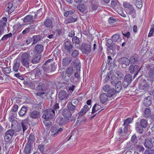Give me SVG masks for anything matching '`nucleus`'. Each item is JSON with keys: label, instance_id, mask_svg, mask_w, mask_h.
Returning a JSON list of instances; mask_svg holds the SVG:
<instances>
[{"label": "nucleus", "instance_id": "obj_21", "mask_svg": "<svg viewBox=\"0 0 154 154\" xmlns=\"http://www.w3.org/2000/svg\"><path fill=\"white\" fill-rule=\"evenodd\" d=\"M2 20L0 21V29L2 30H4V28L6 26V22L7 19L6 17H3Z\"/></svg>", "mask_w": 154, "mask_h": 154}, {"label": "nucleus", "instance_id": "obj_48", "mask_svg": "<svg viewBox=\"0 0 154 154\" xmlns=\"http://www.w3.org/2000/svg\"><path fill=\"white\" fill-rule=\"evenodd\" d=\"M140 124L144 128H146L147 126V122L145 119H142L140 121Z\"/></svg>", "mask_w": 154, "mask_h": 154}, {"label": "nucleus", "instance_id": "obj_28", "mask_svg": "<svg viewBox=\"0 0 154 154\" xmlns=\"http://www.w3.org/2000/svg\"><path fill=\"white\" fill-rule=\"evenodd\" d=\"M118 78L115 75H113L111 77L110 79V81L112 85H115L118 82Z\"/></svg>", "mask_w": 154, "mask_h": 154}, {"label": "nucleus", "instance_id": "obj_15", "mask_svg": "<svg viewBox=\"0 0 154 154\" xmlns=\"http://www.w3.org/2000/svg\"><path fill=\"white\" fill-rule=\"evenodd\" d=\"M32 145L27 143L25 145L24 152L26 154H29L31 152L32 148Z\"/></svg>", "mask_w": 154, "mask_h": 154}, {"label": "nucleus", "instance_id": "obj_41", "mask_svg": "<svg viewBox=\"0 0 154 154\" xmlns=\"http://www.w3.org/2000/svg\"><path fill=\"white\" fill-rule=\"evenodd\" d=\"M116 92L114 88H111L110 90L107 92V96L109 97H111L115 95Z\"/></svg>", "mask_w": 154, "mask_h": 154}, {"label": "nucleus", "instance_id": "obj_24", "mask_svg": "<svg viewBox=\"0 0 154 154\" xmlns=\"http://www.w3.org/2000/svg\"><path fill=\"white\" fill-rule=\"evenodd\" d=\"M149 85L146 83H143L140 84L139 86V88L140 90L146 91L148 89Z\"/></svg>", "mask_w": 154, "mask_h": 154}, {"label": "nucleus", "instance_id": "obj_60", "mask_svg": "<svg viewBox=\"0 0 154 154\" xmlns=\"http://www.w3.org/2000/svg\"><path fill=\"white\" fill-rule=\"evenodd\" d=\"M137 150L140 152H143L144 150V148L143 146L141 145H137L136 147Z\"/></svg>", "mask_w": 154, "mask_h": 154}, {"label": "nucleus", "instance_id": "obj_52", "mask_svg": "<svg viewBox=\"0 0 154 154\" xmlns=\"http://www.w3.org/2000/svg\"><path fill=\"white\" fill-rule=\"evenodd\" d=\"M34 70L35 72V77H38L41 75V70L40 68H36Z\"/></svg>", "mask_w": 154, "mask_h": 154}, {"label": "nucleus", "instance_id": "obj_12", "mask_svg": "<svg viewBox=\"0 0 154 154\" xmlns=\"http://www.w3.org/2000/svg\"><path fill=\"white\" fill-rule=\"evenodd\" d=\"M108 97L106 94L105 93L102 94L100 95V101L103 104L106 103L108 101Z\"/></svg>", "mask_w": 154, "mask_h": 154}, {"label": "nucleus", "instance_id": "obj_63", "mask_svg": "<svg viewBox=\"0 0 154 154\" xmlns=\"http://www.w3.org/2000/svg\"><path fill=\"white\" fill-rule=\"evenodd\" d=\"M131 118L127 119L125 120L123 125L128 126V125L131 123Z\"/></svg>", "mask_w": 154, "mask_h": 154}, {"label": "nucleus", "instance_id": "obj_47", "mask_svg": "<svg viewBox=\"0 0 154 154\" xmlns=\"http://www.w3.org/2000/svg\"><path fill=\"white\" fill-rule=\"evenodd\" d=\"M123 6L126 8V9H130L133 6L131 4L127 2H125L123 3Z\"/></svg>", "mask_w": 154, "mask_h": 154}, {"label": "nucleus", "instance_id": "obj_42", "mask_svg": "<svg viewBox=\"0 0 154 154\" xmlns=\"http://www.w3.org/2000/svg\"><path fill=\"white\" fill-rule=\"evenodd\" d=\"M12 34L11 33H10L8 34L5 35L0 40V41H5L8 39V38L12 37Z\"/></svg>", "mask_w": 154, "mask_h": 154}, {"label": "nucleus", "instance_id": "obj_61", "mask_svg": "<svg viewBox=\"0 0 154 154\" xmlns=\"http://www.w3.org/2000/svg\"><path fill=\"white\" fill-rule=\"evenodd\" d=\"M45 93L44 92H38L36 93V95L40 97V98H42V99L44 98L46 96L45 94Z\"/></svg>", "mask_w": 154, "mask_h": 154}, {"label": "nucleus", "instance_id": "obj_54", "mask_svg": "<svg viewBox=\"0 0 154 154\" xmlns=\"http://www.w3.org/2000/svg\"><path fill=\"white\" fill-rule=\"evenodd\" d=\"M136 7L139 8H141L142 6V3L141 0H136Z\"/></svg>", "mask_w": 154, "mask_h": 154}, {"label": "nucleus", "instance_id": "obj_51", "mask_svg": "<svg viewBox=\"0 0 154 154\" xmlns=\"http://www.w3.org/2000/svg\"><path fill=\"white\" fill-rule=\"evenodd\" d=\"M112 39L114 42H117L120 38L119 35V34H115L112 36Z\"/></svg>", "mask_w": 154, "mask_h": 154}, {"label": "nucleus", "instance_id": "obj_2", "mask_svg": "<svg viewBox=\"0 0 154 154\" xmlns=\"http://www.w3.org/2000/svg\"><path fill=\"white\" fill-rule=\"evenodd\" d=\"M55 113L54 109H48L44 112L42 117L45 119L51 120L55 117Z\"/></svg>", "mask_w": 154, "mask_h": 154}, {"label": "nucleus", "instance_id": "obj_6", "mask_svg": "<svg viewBox=\"0 0 154 154\" xmlns=\"http://www.w3.org/2000/svg\"><path fill=\"white\" fill-rule=\"evenodd\" d=\"M111 5L112 7L115 9L116 12H119L122 8L121 5L117 0H111Z\"/></svg>", "mask_w": 154, "mask_h": 154}, {"label": "nucleus", "instance_id": "obj_38", "mask_svg": "<svg viewBox=\"0 0 154 154\" xmlns=\"http://www.w3.org/2000/svg\"><path fill=\"white\" fill-rule=\"evenodd\" d=\"M40 59V56H35L32 58L31 62L33 64L37 63L39 62Z\"/></svg>", "mask_w": 154, "mask_h": 154}, {"label": "nucleus", "instance_id": "obj_55", "mask_svg": "<svg viewBox=\"0 0 154 154\" xmlns=\"http://www.w3.org/2000/svg\"><path fill=\"white\" fill-rule=\"evenodd\" d=\"M63 128H58L57 131L54 133L51 134V136L52 137H55L57 136L58 134L61 133L63 131Z\"/></svg>", "mask_w": 154, "mask_h": 154}, {"label": "nucleus", "instance_id": "obj_50", "mask_svg": "<svg viewBox=\"0 0 154 154\" xmlns=\"http://www.w3.org/2000/svg\"><path fill=\"white\" fill-rule=\"evenodd\" d=\"M42 9L40 8L39 10H37V12L36 13L34 17L35 18H36L37 17H40L43 14V12L42 11Z\"/></svg>", "mask_w": 154, "mask_h": 154}, {"label": "nucleus", "instance_id": "obj_34", "mask_svg": "<svg viewBox=\"0 0 154 154\" xmlns=\"http://www.w3.org/2000/svg\"><path fill=\"white\" fill-rule=\"evenodd\" d=\"M101 108V106L98 104H95L93 106L91 112V114H93L98 110Z\"/></svg>", "mask_w": 154, "mask_h": 154}, {"label": "nucleus", "instance_id": "obj_30", "mask_svg": "<svg viewBox=\"0 0 154 154\" xmlns=\"http://www.w3.org/2000/svg\"><path fill=\"white\" fill-rule=\"evenodd\" d=\"M143 128L140 124L139 122L136 123V128L137 131L140 133H142L143 131Z\"/></svg>", "mask_w": 154, "mask_h": 154}, {"label": "nucleus", "instance_id": "obj_53", "mask_svg": "<svg viewBox=\"0 0 154 154\" xmlns=\"http://www.w3.org/2000/svg\"><path fill=\"white\" fill-rule=\"evenodd\" d=\"M45 120L43 122L44 124L46 126L50 127L52 124V122L50 121L51 120L47 119Z\"/></svg>", "mask_w": 154, "mask_h": 154}, {"label": "nucleus", "instance_id": "obj_36", "mask_svg": "<svg viewBox=\"0 0 154 154\" xmlns=\"http://www.w3.org/2000/svg\"><path fill=\"white\" fill-rule=\"evenodd\" d=\"M150 109L148 108H146L144 110L143 114V116L145 118H147L150 116Z\"/></svg>", "mask_w": 154, "mask_h": 154}, {"label": "nucleus", "instance_id": "obj_17", "mask_svg": "<svg viewBox=\"0 0 154 154\" xmlns=\"http://www.w3.org/2000/svg\"><path fill=\"white\" fill-rule=\"evenodd\" d=\"M45 26L48 28H52V22L50 19H46L43 22Z\"/></svg>", "mask_w": 154, "mask_h": 154}, {"label": "nucleus", "instance_id": "obj_9", "mask_svg": "<svg viewBox=\"0 0 154 154\" xmlns=\"http://www.w3.org/2000/svg\"><path fill=\"white\" fill-rule=\"evenodd\" d=\"M58 97L60 100H67L68 98V95L66 91L64 90L61 91L59 93Z\"/></svg>", "mask_w": 154, "mask_h": 154}, {"label": "nucleus", "instance_id": "obj_40", "mask_svg": "<svg viewBox=\"0 0 154 154\" xmlns=\"http://www.w3.org/2000/svg\"><path fill=\"white\" fill-rule=\"evenodd\" d=\"M33 21V16L29 15L26 16L23 20L24 22H27Z\"/></svg>", "mask_w": 154, "mask_h": 154}, {"label": "nucleus", "instance_id": "obj_58", "mask_svg": "<svg viewBox=\"0 0 154 154\" xmlns=\"http://www.w3.org/2000/svg\"><path fill=\"white\" fill-rule=\"evenodd\" d=\"M131 141L134 144H135L137 142V139L135 134L133 135L131 137Z\"/></svg>", "mask_w": 154, "mask_h": 154}, {"label": "nucleus", "instance_id": "obj_33", "mask_svg": "<svg viewBox=\"0 0 154 154\" xmlns=\"http://www.w3.org/2000/svg\"><path fill=\"white\" fill-rule=\"evenodd\" d=\"M28 138V140L27 143L32 145L33 142L35 140V137L34 135L31 134Z\"/></svg>", "mask_w": 154, "mask_h": 154}, {"label": "nucleus", "instance_id": "obj_14", "mask_svg": "<svg viewBox=\"0 0 154 154\" xmlns=\"http://www.w3.org/2000/svg\"><path fill=\"white\" fill-rule=\"evenodd\" d=\"M40 112L36 111H31L29 114L30 117L34 119L38 118L40 117Z\"/></svg>", "mask_w": 154, "mask_h": 154}, {"label": "nucleus", "instance_id": "obj_1", "mask_svg": "<svg viewBox=\"0 0 154 154\" xmlns=\"http://www.w3.org/2000/svg\"><path fill=\"white\" fill-rule=\"evenodd\" d=\"M33 53L34 51H29V54L27 53H24L22 55L20 60L21 62L23 65L26 68H28L29 66V61L30 57V54H32Z\"/></svg>", "mask_w": 154, "mask_h": 154}, {"label": "nucleus", "instance_id": "obj_64", "mask_svg": "<svg viewBox=\"0 0 154 154\" xmlns=\"http://www.w3.org/2000/svg\"><path fill=\"white\" fill-rule=\"evenodd\" d=\"M144 154H154V150H146Z\"/></svg>", "mask_w": 154, "mask_h": 154}, {"label": "nucleus", "instance_id": "obj_56", "mask_svg": "<svg viewBox=\"0 0 154 154\" xmlns=\"http://www.w3.org/2000/svg\"><path fill=\"white\" fill-rule=\"evenodd\" d=\"M13 129H14V131L15 132H18L21 129V127L20 125L17 124V125L14 126Z\"/></svg>", "mask_w": 154, "mask_h": 154}, {"label": "nucleus", "instance_id": "obj_20", "mask_svg": "<svg viewBox=\"0 0 154 154\" xmlns=\"http://www.w3.org/2000/svg\"><path fill=\"white\" fill-rule=\"evenodd\" d=\"M14 9V8L13 7V4L10 3L8 4L5 10L8 12V14H10L13 12Z\"/></svg>", "mask_w": 154, "mask_h": 154}, {"label": "nucleus", "instance_id": "obj_25", "mask_svg": "<svg viewBox=\"0 0 154 154\" xmlns=\"http://www.w3.org/2000/svg\"><path fill=\"white\" fill-rule=\"evenodd\" d=\"M72 41L73 44H75V47H78V45H79L81 40L77 36H74L72 38Z\"/></svg>", "mask_w": 154, "mask_h": 154}, {"label": "nucleus", "instance_id": "obj_10", "mask_svg": "<svg viewBox=\"0 0 154 154\" xmlns=\"http://www.w3.org/2000/svg\"><path fill=\"white\" fill-rule=\"evenodd\" d=\"M64 48L67 52L70 53L71 49L73 48V45L71 44V42L69 41H66L64 42Z\"/></svg>", "mask_w": 154, "mask_h": 154}, {"label": "nucleus", "instance_id": "obj_31", "mask_svg": "<svg viewBox=\"0 0 154 154\" xmlns=\"http://www.w3.org/2000/svg\"><path fill=\"white\" fill-rule=\"evenodd\" d=\"M122 83L121 82L119 81L117 84H116L115 86L116 91L118 93L119 91L121 90L122 88Z\"/></svg>", "mask_w": 154, "mask_h": 154}, {"label": "nucleus", "instance_id": "obj_26", "mask_svg": "<svg viewBox=\"0 0 154 154\" xmlns=\"http://www.w3.org/2000/svg\"><path fill=\"white\" fill-rule=\"evenodd\" d=\"M143 103L146 106H148L152 103V101L151 98L149 97H148L144 99Z\"/></svg>", "mask_w": 154, "mask_h": 154}, {"label": "nucleus", "instance_id": "obj_45", "mask_svg": "<svg viewBox=\"0 0 154 154\" xmlns=\"http://www.w3.org/2000/svg\"><path fill=\"white\" fill-rule=\"evenodd\" d=\"M42 69L43 70L46 72L48 73L51 72V68L49 65H47L46 64H44L42 66Z\"/></svg>", "mask_w": 154, "mask_h": 154}, {"label": "nucleus", "instance_id": "obj_59", "mask_svg": "<svg viewBox=\"0 0 154 154\" xmlns=\"http://www.w3.org/2000/svg\"><path fill=\"white\" fill-rule=\"evenodd\" d=\"M79 54V51L76 50H75L72 52L71 56L73 57H75L78 56Z\"/></svg>", "mask_w": 154, "mask_h": 154}, {"label": "nucleus", "instance_id": "obj_57", "mask_svg": "<svg viewBox=\"0 0 154 154\" xmlns=\"http://www.w3.org/2000/svg\"><path fill=\"white\" fill-rule=\"evenodd\" d=\"M116 77L118 78V79H122L123 76V74L119 71H117L116 72Z\"/></svg>", "mask_w": 154, "mask_h": 154}, {"label": "nucleus", "instance_id": "obj_39", "mask_svg": "<svg viewBox=\"0 0 154 154\" xmlns=\"http://www.w3.org/2000/svg\"><path fill=\"white\" fill-rule=\"evenodd\" d=\"M125 81L127 82L128 84L130 83L132 80L131 75L130 74L126 75L124 79Z\"/></svg>", "mask_w": 154, "mask_h": 154}, {"label": "nucleus", "instance_id": "obj_46", "mask_svg": "<svg viewBox=\"0 0 154 154\" xmlns=\"http://www.w3.org/2000/svg\"><path fill=\"white\" fill-rule=\"evenodd\" d=\"M77 8L80 12H84L86 9L85 6L83 4L78 5L77 6Z\"/></svg>", "mask_w": 154, "mask_h": 154}, {"label": "nucleus", "instance_id": "obj_44", "mask_svg": "<svg viewBox=\"0 0 154 154\" xmlns=\"http://www.w3.org/2000/svg\"><path fill=\"white\" fill-rule=\"evenodd\" d=\"M149 76L150 81H154V70H150L149 72Z\"/></svg>", "mask_w": 154, "mask_h": 154}, {"label": "nucleus", "instance_id": "obj_5", "mask_svg": "<svg viewBox=\"0 0 154 154\" xmlns=\"http://www.w3.org/2000/svg\"><path fill=\"white\" fill-rule=\"evenodd\" d=\"M141 68V67H140L137 65H131L129 67V70L131 73L134 74V78L137 75Z\"/></svg>", "mask_w": 154, "mask_h": 154}, {"label": "nucleus", "instance_id": "obj_32", "mask_svg": "<svg viewBox=\"0 0 154 154\" xmlns=\"http://www.w3.org/2000/svg\"><path fill=\"white\" fill-rule=\"evenodd\" d=\"M73 73V69L71 67H69L66 71V75L69 77H71Z\"/></svg>", "mask_w": 154, "mask_h": 154}, {"label": "nucleus", "instance_id": "obj_43", "mask_svg": "<svg viewBox=\"0 0 154 154\" xmlns=\"http://www.w3.org/2000/svg\"><path fill=\"white\" fill-rule=\"evenodd\" d=\"M130 63L133 64H137L138 62V59L134 56L131 57L129 59Z\"/></svg>", "mask_w": 154, "mask_h": 154}, {"label": "nucleus", "instance_id": "obj_18", "mask_svg": "<svg viewBox=\"0 0 154 154\" xmlns=\"http://www.w3.org/2000/svg\"><path fill=\"white\" fill-rule=\"evenodd\" d=\"M89 109V108H88V105H85L81 110L80 112L78 113V114L79 116H82V115L85 114L86 112L88 111Z\"/></svg>", "mask_w": 154, "mask_h": 154}, {"label": "nucleus", "instance_id": "obj_11", "mask_svg": "<svg viewBox=\"0 0 154 154\" xmlns=\"http://www.w3.org/2000/svg\"><path fill=\"white\" fill-rule=\"evenodd\" d=\"M119 63L121 64L125 65V66H128L130 64L129 59L125 57L119 58Z\"/></svg>", "mask_w": 154, "mask_h": 154}, {"label": "nucleus", "instance_id": "obj_62", "mask_svg": "<svg viewBox=\"0 0 154 154\" xmlns=\"http://www.w3.org/2000/svg\"><path fill=\"white\" fill-rule=\"evenodd\" d=\"M111 88L109 85H106L103 87V91L105 92H108Z\"/></svg>", "mask_w": 154, "mask_h": 154}, {"label": "nucleus", "instance_id": "obj_49", "mask_svg": "<svg viewBox=\"0 0 154 154\" xmlns=\"http://www.w3.org/2000/svg\"><path fill=\"white\" fill-rule=\"evenodd\" d=\"M133 148V144L130 142L127 143L125 147V149L126 150L128 149V151L132 150Z\"/></svg>", "mask_w": 154, "mask_h": 154}, {"label": "nucleus", "instance_id": "obj_37", "mask_svg": "<svg viewBox=\"0 0 154 154\" xmlns=\"http://www.w3.org/2000/svg\"><path fill=\"white\" fill-rule=\"evenodd\" d=\"M27 109L25 107H22L20 111L19 112V114L20 116H24L27 112Z\"/></svg>", "mask_w": 154, "mask_h": 154}, {"label": "nucleus", "instance_id": "obj_4", "mask_svg": "<svg viewBox=\"0 0 154 154\" xmlns=\"http://www.w3.org/2000/svg\"><path fill=\"white\" fill-rule=\"evenodd\" d=\"M79 49L83 54L88 55L91 52V45L90 44L83 43Z\"/></svg>", "mask_w": 154, "mask_h": 154}, {"label": "nucleus", "instance_id": "obj_16", "mask_svg": "<svg viewBox=\"0 0 154 154\" xmlns=\"http://www.w3.org/2000/svg\"><path fill=\"white\" fill-rule=\"evenodd\" d=\"M126 10L127 13L131 15L133 18H134L136 17V11L133 6L130 8V9H126Z\"/></svg>", "mask_w": 154, "mask_h": 154}, {"label": "nucleus", "instance_id": "obj_3", "mask_svg": "<svg viewBox=\"0 0 154 154\" xmlns=\"http://www.w3.org/2000/svg\"><path fill=\"white\" fill-rule=\"evenodd\" d=\"M63 116L67 119L66 123L69 122V121H72V120H75V116L73 115L72 118L73 119L70 120L69 118L72 116V114L70 111L67 109H64L62 112Z\"/></svg>", "mask_w": 154, "mask_h": 154}, {"label": "nucleus", "instance_id": "obj_27", "mask_svg": "<svg viewBox=\"0 0 154 154\" xmlns=\"http://www.w3.org/2000/svg\"><path fill=\"white\" fill-rule=\"evenodd\" d=\"M20 66V64L19 61L17 60L16 62L14 63L13 66V70L15 72H17L19 69Z\"/></svg>", "mask_w": 154, "mask_h": 154}, {"label": "nucleus", "instance_id": "obj_19", "mask_svg": "<svg viewBox=\"0 0 154 154\" xmlns=\"http://www.w3.org/2000/svg\"><path fill=\"white\" fill-rule=\"evenodd\" d=\"M28 123V119H25L22 121V122L20 123V125L21 126H22L23 132L27 129Z\"/></svg>", "mask_w": 154, "mask_h": 154}, {"label": "nucleus", "instance_id": "obj_7", "mask_svg": "<svg viewBox=\"0 0 154 154\" xmlns=\"http://www.w3.org/2000/svg\"><path fill=\"white\" fill-rule=\"evenodd\" d=\"M154 143V137H152L149 139H146L145 140L144 146L149 149L152 148L153 147V143Z\"/></svg>", "mask_w": 154, "mask_h": 154}, {"label": "nucleus", "instance_id": "obj_35", "mask_svg": "<svg viewBox=\"0 0 154 154\" xmlns=\"http://www.w3.org/2000/svg\"><path fill=\"white\" fill-rule=\"evenodd\" d=\"M68 109L69 111H73L75 110L76 109V106L73 105L72 103L69 102L67 104Z\"/></svg>", "mask_w": 154, "mask_h": 154}, {"label": "nucleus", "instance_id": "obj_23", "mask_svg": "<svg viewBox=\"0 0 154 154\" xmlns=\"http://www.w3.org/2000/svg\"><path fill=\"white\" fill-rule=\"evenodd\" d=\"M71 60L70 58L65 57L63 59L62 64L63 66H66L69 64Z\"/></svg>", "mask_w": 154, "mask_h": 154}, {"label": "nucleus", "instance_id": "obj_8", "mask_svg": "<svg viewBox=\"0 0 154 154\" xmlns=\"http://www.w3.org/2000/svg\"><path fill=\"white\" fill-rule=\"evenodd\" d=\"M14 135L15 136L16 135V132L14 130H8L5 133L4 138L5 140H9L11 139Z\"/></svg>", "mask_w": 154, "mask_h": 154}, {"label": "nucleus", "instance_id": "obj_29", "mask_svg": "<svg viewBox=\"0 0 154 154\" xmlns=\"http://www.w3.org/2000/svg\"><path fill=\"white\" fill-rule=\"evenodd\" d=\"M41 37L40 35H34L33 36L32 40H33V43L32 44H33L36 43L39 41L40 40Z\"/></svg>", "mask_w": 154, "mask_h": 154}, {"label": "nucleus", "instance_id": "obj_22", "mask_svg": "<svg viewBox=\"0 0 154 154\" xmlns=\"http://www.w3.org/2000/svg\"><path fill=\"white\" fill-rule=\"evenodd\" d=\"M44 49V47L42 45H37L35 48V51L37 53L40 54L42 53Z\"/></svg>", "mask_w": 154, "mask_h": 154}, {"label": "nucleus", "instance_id": "obj_13", "mask_svg": "<svg viewBox=\"0 0 154 154\" xmlns=\"http://www.w3.org/2000/svg\"><path fill=\"white\" fill-rule=\"evenodd\" d=\"M77 15L75 14H74L70 16L66 20V21L68 23L74 22L77 20Z\"/></svg>", "mask_w": 154, "mask_h": 154}]
</instances>
